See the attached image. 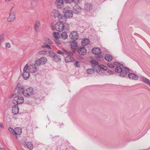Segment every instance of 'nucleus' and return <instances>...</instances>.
<instances>
[{
	"mask_svg": "<svg viewBox=\"0 0 150 150\" xmlns=\"http://www.w3.org/2000/svg\"><path fill=\"white\" fill-rule=\"evenodd\" d=\"M66 23H63L61 22L57 23L55 25L52 27V29H55V30L59 32L62 31L65 27V29L67 30H69V25Z\"/></svg>",
	"mask_w": 150,
	"mask_h": 150,
	"instance_id": "nucleus-1",
	"label": "nucleus"
},
{
	"mask_svg": "<svg viewBox=\"0 0 150 150\" xmlns=\"http://www.w3.org/2000/svg\"><path fill=\"white\" fill-rule=\"evenodd\" d=\"M115 71L120 73V76L121 77H124L129 71V69L125 67H121L117 66L115 68Z\"/></svg>",
	"mask_w": 150,
	"mask_h": 150,
	"instance_id": "nucleus-2",
	"label": "nucleus"
},
{
	"mask_svg": "<svg viewBox=\"0 0 150 150\" xmlns=\"http://www.w3.org/2000/svg\"><path fill=\"white\" fill-rule=\"evenodd\" d=\"M62 51L65 52V55H67L66 57H65V61L66 62H68L74 61V59L72 57L74 54L73 52L68 51L64 49H62Z\"/></svg>",
	"mask_w": 150,
	"mask_h": 150,
	"instance_id": "nucleus-3",
	"label": "nucleus"
},
{
	"mask_svg": "<svg viewBox=\"0 0 150 150\" xmlns=\"http://www.w3.org/2000/svg\"><path fill=\"white\" fill-rule=\"evenodd\" d=\"M21 95L16 94L15 96H13V102L14 104L18 105L23 103L24 101L23 97Z\"/></svg>",
	"mask_w": 150,
	"mask_h": 150,
	"instance_id": "nucleus-4",
	"label": "nucleus"
},
{
	"mask_svg": "<svg viewBox=\"0 0 150 150\" xmlns=\"http://www.w3.org/2000/svg\"><path fill=\"white\" fill-rule=\"evenodd\" d=\"M33 93V90L32 88H29L24 90L23 95L25 97H29Z\"/></svg>",
	"mask_w": 150,
	"mask_h": 150,
	"instance_id": "nucleus-5",
	"label": "nucleus"
},
{
	"mask_svg": "<svg viewBox=\"0 0 150 150\" xmlns=\"http://www.w3.org/2000/svg\"><path fill=\"white\" fill-rule=\"evenodd\" d=\"M47 59L44 57L40 58L38 60L35 61V65L37 66H39L40 65H43L45 64L47 62Z\"/></svg>",
	"mask_w": 150,
	"mask_h": 150,
	"instance_id": "nucleus-6",
	"label": "nucleus"
},
{
	"mask_svg": "<svg viewBox=\"0 0 150 150\" xmlns=\"http://www.w3.org/2000/svg\"><path fill=\"white\" fill-rule=\"evenodd\" d=\"M91 51L93 53L96 55L97 58H99L102 57V56L100 55L101 51L100 48L98 47L93 48Z\"/></svg>",
	"mask_w": 150,
	"mask_h": 150,
	"instance_id": "nucleus-7",
	"label": "nucleus"
},
{
	"mask_svg": "<svg viewBox=\"0 0 150 150\" xmlns=\"http://www.w3.org/2000/svg\"><path fill=\"white\" fill-rule=\"evenodd\" d=\"M50 54V57L53 58V60L56 62H60L61 60L60 57L59 55H57L52 52H49Z\"/></svg>",
	"mask_w": 150,
	"mask_h": 150,
	"instance_id": "nucleus-8",
	"label": "nucleus"
},
{
	"mask_svg": "<svg viewBox=\"0 0 150 150\" xmlns=\"http://www.w3.org/2000/svg\"><path fill=\"white\" fill-rule=\"evenodd\" d=\"M44 40L45 42L44 43V45L42 46V48H48V49H51V47L48 44H52V42L51 40L49 38H44Z\"/></svg>",
	"mask_w": 150,
	"mask_h": 150,
	"instance_id": "nucleus-9",
	"label": "nucleus"
},
{
	"mask_svg": "<svg viewBox=\"0 0 150 150\" xmlns=\"http://www.w3.org/2000/svg\"><path fill=\"white\" fill-rule=\"evenodd\" d=\"M16 13L14 12L10 13L8 17L7 18L8 22H11L15 20L16 18Z\"/></svg>",
	"mask_w": 150,
	"mask_h": 150,
	"instance_id": "nucleus-10",
	"label": "nucleus"
},
{
	"mask_svg": "<svg viewBox=\"0 0 150 150\" xmlns=\"http://www.w3.org/2000/svg\"><path fill=\"white\" fill-rule=\"evenodd\" d=\"M64 0H56L55 4L58 8H60L64 7Z\"/></svg>",
	"mask_w": 150,
	"mask_h": 150,
	"instance_id": "nucleus-11",
	"label": "nucleus"
},
{
	"mask_svg": "<svg viewBox=\"0 0 150 150\" xmlns=\"http://www.w3.org/2000/svg\"><path fill=\"white\" fill-rule=\"evenodd\" d=\"M69 36L71 39L74 40H77L79 37L77 33L75 31L71 32L70 33Z\"/></svg>",
	"mask_w": 150,
	"mask_h": 150,
	"instance_id": "nucleus-12",
	"label": "nucleus"
},
{
	"mask_svg": "<svg viewBox=\"0 0 150 150\" xmlns=\"http://www.w3.org/2000/svg\"><path fill=\"white\" fill-rule=\"evenodd\" d=\"M77 52L79 54L81 55H84L86 53V50L84 47H80L77 50Z\"/></svg>",
	"mask_w": 150,
	"mask_h": 150,
	"instance_id": "nucleus-13",
	"label": "nucleus"
},
{
	"mask_svg": "<svg viewBox=\"0 0 150 150\" xmlns=\"http://www.w3.org/2000/svg\"><path fill=\"white\" fill-rule=\"evenodd\" d=\"M36 66H37L35 65V62L34 64L30 65L28 68L29 72L31 73H35L37 70V68Z\"/></svg>",
	"mask_w": 150,
	"mask_h": 150,
	"instance_id": "nucleus-14",
	"label": "nucleus"
},
{
	"mask_svg": "<svg viewBox=\"0 0 150 150\" xmlns=\"http://www.w3.org/2000/svg\"><path fill=\"white\" fill-rule=\"evenodd\" d=\"M16 89L17 90V94L18 95H22L23 94L24 90H23V87L18 85L16 88Z\"/></svg>",
	"mask_w": 150,
	"mask_h": 150,
	"instance_id": "nucleus-15",
	"label": "nucleus"
},
{
	"mask_svg": "<svg viewBox=\"0 0 150 150\" xmlns=\"http://www.w3.org/2000/svg\"><path fill=\"white\" fill-rule=\"evenodd\" d=\"M81 10V8L79 6H75L73 7V12L76 14L80 13Z\"/></svg>",
	"mask_w": 150,
	"mask_h": 150,
	"instance_id": "nucleus-16",
	"label": "nucleus"
},
{
	"mask_svg": "<svg viewBox=\"0 0 150 150\" xmlns=\"http://www.w3.org/2000/svg\"><path fill=\"white\" fill-rule=\"evenodd\" d=\"M12 108V112L14 114H16L19 112V108L17 105H13Z\"/></svg>",
	"mask_w": 150,
	"mask_h": 150,
	"instance_id": "nucleus-17",
	"label": "nucleus"
},
{
	"mask_svg": "<svg viewBox=\"0 0 150 150\" xmlns=\"http://www.w3.org/2000/svg\"><path fill=\"white\" fill-rule=\"evenodd\" d=\"M58 20L63 23H65V22L67 19V18L65 17V15L63 16V14H60L58 17Z\"/></svg>",
	"mask_w": 150,
	"mask_h": 150,
	"instance_id": "nucleus-18",
	"label": "nucleus"
},
{
	"mask_svg": "<svg viewBox=\"0 0 150 150\" xmlns=\"http://www.w3.org/2000/svg\"><path fill=\"white\" fill-rule=\"evenodd\" d=\"M64 15L67 19L68 18L72 17L73 16V13L70 10H67L66 11Z\"/></svg>",
	"mask_w": 150,
	"mask_h": 150,
	"instance_id": "nucleus-19",
	"label": "nucleus"
},
{
	"mask_svg": "<svg viewBox=\"0 0 150 150\" xmlns=\"http://www.w3.org/2000/svg\"><path fill=\"white\" fill-rule=\"evenodd\" d=\"M40 26V21L38 20H36L35 22L34 29L36 32H38Z\"/></svg>",
	"mask_w": 150,
	"mask_h": 150,
	"instance_id": "nucleus-20",
	"label": "nucleus"
},
{
	"mask_svg": "<svg viewBox=\"0 0 150 150\" xmlns=\"http://www.w3.org/2000/svg\"><path fill=\"white\" fill-rule=\"evenodd\" d=\"M92 8V5L90 4L86 3L84 4V8L87 11H90Z\"/></svg>",
	"mask_w": 150,
	"mask_h": 150,
	"instance_id": "nucleus-21",
	"label": "nucleus"
},
{
	"mask_svg": "<svg viewBox=\"0 0 150 150\" xmlns=\"http://www.w3.org/2000/svg\"><path fill=\"white\" fill-rule=\"evenodd\" d=\"M141 78L142 81L146 84H148L150 87V82L149 81V79L143 76H141Z\"/></svg>",
	"mask_w": 150,
	"mask_h": 150,
	"instance_id": "nucleus-22",
	"label": "nucleus"
},
{
	"mask_svg": "<svg viewBox=\"0 0 150 150\" xmlns=\"http://www.w3.org/2000/svg\"><path fill=\"white\" fill-rule=\"evenodd\" d=\"M22 76L24 79H27L30 76L29 72H24L22 74Z\"/></svg>",
	"mask_w": 150,
	"mask_h": 150,
	"instance_id": "nucleus-23",
	"label": "nucleus"
},
{
	"mask_svg": "<svg viewBox=\"0 0 150 150\" xmlns=\"http://www.w3.org/2000/svg\"><path fill=\"white\" fill-rule=\"evenodd\" d=\"M59 13L58 11L56 10H53L51 12V15L52 16H53L55 18L58 17L59 15Z\"/></svg>",
	"mask_w": 150,
	"mask_h": 150,
	"instance_id": "nucleus-24",
	"label": "nucleus"
},
{
	"mask_svg": "<svg viewBox=\"0 0 150 150\" xmlns=\"http://www.w3.org/2000/svg\"><path fill=\"white\" fill-rule=\"evenodd\" d=\"M22 132V129L20 127H16L15 129V134L16 135L21 134Z\"/></svg>",
	"mask_w": 150,
	"mask_h": 150,
	"instance_id": "nucleus-25",
	"label": "nucleus"
},
{
	"mask_svg": "<svg viewBox=\"0 0 150 150\" xmlns=\"http://www.w3.org/2000/svg\"><path fill=\"white\" fill-rule=\"evenodd\" d=\"M91 62L92 63V67H93L95 66V67H98V62L96 60L94 59L91 60ZM99 68H100L99 67Z\"/></svg>",
	"mask_w": 150,
	"mask_h": 150,
	"instance_id": "nucleus-26",
	"label": "nucleus"
},
{
	"mask_svg": "<svg viewBox=\"0 0 150 150\" xmlns=\"http://www.w3.org/2000/svg\"><path fill=\"white\" fill-rule=\"evenodd\" d=\"M90 40L89 39L86 38L83 39L81 41V44L82 45H86L87 44L89 43Z\"/></svg>",
	"mask_w": 150,
	"mask_h": 150,
	"instance_id": "nucleus-27",
	"label": "nucleus"
},
{
	"mask_svg": "<svg viewBox=\"0 0 150 150\" xmlns=\"http://www.w3.org/2000/svg\"><path fill=\"white\" fill-rule=\"evenodd\" d=\"M51 52V51H45V50H42L38 52V54L39 55H42V54H48L49 56H50V54L49 52Z\"/></svg>",
	"mask_w": 150,
	"mask_h": 150,
	"instance_id": "nucleus-28",
	"label": "nucleus"
},
{
	"mask_svg": "<svg viewBox=\"0 0 150 150\" xmlns=\"http://www.w3.org/2000/svg\"><path fill=\"white\" fill-rule=\"evenodd\" d=\"M71 46L72 49L73 50L76 49L77 46L76 42L75 41H73L71 42Z\"/></svg>",
	"mask_w": 150,
	"mask_h": 150,
	"instance_id": "nucleus-29",
	"label": "nucleus"
},
{
	"mask_svg": "<svg viewBox=\"0 0 150 150\" xmlns=\"http://www.w3.org/2000/svg\"><path fill=\"white\" fill-rule=\"evenodd\" d=\"M105 59L108 62H110L112 60V57L110 55L107 54L105 56Z\"/></svg>",
	"mask_w": 150,
	"mask_h": 150,
	"instance_id": "nucleus-30",
	"label": "nucleus"
},
{
	"mask_svg": "<svg viewBox=\"0 0 150 150\" xmlns=\"http://www.w3.org/2000/svg\"><path fill=\"white\" fill-rule=\"evenodd\" d=\"M26 146L29 149L31 150L33 148V145L31 143L28 142L26 144Z\"/></svg>",
	"mask_w": 150,
	"mask_h": 150,
	"instance_id": "nucleus-31",
	"label": "nucleus"
},
{
	"mask_svg": "<svg viewBox=\"0 0 150 150\" xmlns=\"http://www.w3.org/2000/svg\"><path fill=\"white\" fill-rule=\"evenodd\" d=\"M61 36L63 39L64 40L66 39L68 37L67 33L65 32H63L61 34Z\"/></svg>",
	"mask_w": 150,
	"mask_h": 150,
	"instance_id": "nucleus-32",
	"label": "nucleus"
},
{
	"mask_svg": "<svg viewBox=\"0 0 150 150\" xmlns=\"http://www.w3.org/2000/svg\"><path fill=\"white\" fill-rule=\"evenodd\" d=\"M5 36L4 34L3 33L0 35V45H1L2 42L4 40Z\"/></svg>",
	"mask_w": 150,
	"mask_h": 150,
	"instance_id": "nucleus-33",
	"label": "nucleus"
},
{
	"mask_svg": "<svg viewBox=\"0 0 150 150\" xmlns=\"http://www.w3.org/2000/svg\"><path fill=\"white\" fill-rule=\"evenodd\" d=\"M86 72L88 74H92L94 73V71L93 69H89L86 70Z\"/></svg>",
	"mask_w": 150,
	"mask_h": 150,
	"instance_id": "nucleus-34",
	"label": "nucleus"
},
{
	"mask_svg": "<svg viewBox=\"0 0 150 150\" xmlns=\"http://www.w3.org/2000/svg\"><path fill=\"white\" fill-rule=\"evenodd\" d=\"M52 35L53 37L56 39L58 38L59 37V35L58 33L54 32Z\"/></svg>",
	"mask_w": 150,
	"mask_h": 150,
	"instance_id": "nucleus-35",
	"label": "nucleus"
},
{
	"mask_svg": "<svg viewBox=\"0 0 150 150\" xmlns=\"http://www.w3.org/2000/svg\"><path fill=\"white\" fill-rule=\"evenodd\" d=\"M138 76L136 74L132 73V79L137 80L138 79Z\"/></svg>",
	"mask_w": 150,
	"mask_h": 150,
	"instance_id": "nucleus-36",
	"label": "nucleus"
},
{
	"mask_svg": "<svg viewBox=\"0 0 150 150\" xmlns=\"http://www.w3.org/2000/svg\"><path fill=\"white\" fill-rule=\"evenodd\" d=\"M98 67H98H95V66L93 67V68H94V71L95 70H96L97 72L98 71H100V66L98 65Z\"/></svg>",
	"mask_w": 150,
	"mask_h": 150,
	"instance_id": "nucleus-37",
	"label": "nucleus"
},
{
	"mask_svg": "<svg viewBox=\"0 0 150 150\" xmlns=\"http://www.w3.org/2000/svg\"><path fill=\"white\" fill-rule=\"evenodd\" d=\"M5 46L6 49H9L11 47L10 44L9 42H7L5 44Z\"/></svg>",
	"mask_w": 150,
	"mask_h": 150,
	"instance_id": "nucleus-38",
	"label": "nucleus"
},
{
	"mask_svg": "<svg viewBox=\"0 0 150 150\" xmlns=\"http://www.w3.org/2000/svg\"><path fill=\"white\" fill-rule=\"evenodd\" d=\"M106 70L107 69V68L106 66L103 65H100V70Z\"/></svg>",
	"mask_w": 150,
	"mask_h": 150,
	"instance_id": "nucleus-39",
	"label": "nucleus"
},
{
	"mask_svg": "<svg viewBox=\"0 0 150 150\" xmlns=\"http://www.w3.org/2000/svg\"><path fill=\"white\" fill-rule=\"evenodd\" d=\"M29 68V67L28 64H26L24 66L23 70L24 72H27L26 71Z\"/></svg>",
	"mask_w": 150,
	"mask_h": 150,
	"instance_id": "nucleus-40",
	"label": "nucleus"
},
{
	"mask_svg": "<svg viewBox=\"0 0 150 150\" xmlns=\"http://www.w3.org/2000/svg\"><path fill=\"white\" fill-rule=\"evenodd\" d=\"M74 64L75 65V66L77 67H79L80 66V64L79 63V62L77 61H76L74 63Z\"/></svg>",
	"mask_w": 150,
	"mask_h": 150,
	"instance_id": "nucleus-41",
	"label": "nucleus"
},
{
	"mask_svg": "<svg viewBox=\"0 0 150 150\" xmlns=\"http://www.w3.org/2000/svg\"><path fill=\"white\" fill-rule=\"evenodd\" d=\"M55 42L57 45H59L60 44V41L58 40V38H56L55 40Z\"/></svg>",
	"mask_w": 150,
	"mask_h": 150,
	"instance_id": "nucleus-42",
	"label": "nucleus"
},
{
	"mask_svg": "<svg viewBox=\"0 0 150 150\" xmlns=\"http://www.w3.org/2000/svg\"><path fill=\"white\" fill-rule=\"evenodd\" d=\"M8 130L9 132L11 133H15V129H13L11 127H10L9 128Z\"/></svg>",
	"mask_w": 150,
	"mask_h": 150,
	"instance_id": "nucleus-43",
	"label": "nucleus"
},
{
	"mask_svg": "<svg viewBox=\"0 0 150 150\" xmlns=\"http://www.w3.org/2000/svg\"><path fill=\"white\" fill-rule=\"evenodd\" d=\"M63 51V52H62L60 50H59L57 52V53L59 54H62L63 55H65V53H64L65 52H64Z\"/></svg>",
	"mask_w": 150,
	"mask_h": 150,
	"instance_id": "nucleus-44",
	"label": "nucleus"
},
{
	"mask_svg": "<svg viewBox=\"0 0 150 150\" xmlns=\"http://www.w3.org/2000/svg\"><path fill=\"white\" fill-rule=\"evenodd\" d=\"M82 0H73V2H74L75 4H77L78 3H80Z\"/></svg>",
	"mask_w": 150,
	"mask_h": 150,
	"instance_id": "nucleus-45",
	"label": "nucleus"
},
{
	"mask_svg": "<svg viewBox=\"0 0 150 150\" xmlns=\"http://www.w3.org/2000/svg\"><path fill=\"white\" fill-rule=\"evenodd\" d=\"M108 65L111 68H113L115 67L114 66L113 64H111L108 63Z\"/></svg>",
	"mask_w": 150,
	"mask_h": 150,
	"instance_id": "nucleus-46",
	"label": "nucleus"
},
{
	"mask_svg": "<svg viewBox=\"0 0 150 150\" xmlns=\"http://www.w3.org/2000/svg\"><path fill=\"white\" fill-rule=\"evenodd\" d=\"M64 1H66V3H71L72 2H73V0H64Z\"/></svg>",
	"mask_w": 150,
	"mask_h": 150,
	"instance_id": "nucleus-47",
	"label": "nucleus"
},
{
	"mask_svg": "<svg viewBox=\"0 0 150 150\" xmlns=\"http://www.w3.org/2000/svg\"><path fill=\"white\" fill-rule=\"evenodd\" d=\"M108 73L110 74H114V72L113 71L108 70Z\"/></svg>",
	"mask_w": 150,
	"mask_h": 150,
	"instance_id": "nucleus-48",
	"label": "nucleus"
},
{
	"mask_svg": "<svg viewBox=\"0 0 150 150\" xmlns=\"http://www.w3.org/2000/svg\"><path fill=\"white\" fill-rule=\"evenodd\" d=\"M0 128L3 129L4 128V126L2 123H0Z\"/></svg>",
	"mask_w": 150,
	"mask_h": 150,
	"instance_id": "nucleus-49",
	"label": "nucleus"
},
{
	"mask_svg": "<svg viewBox=\"0 0 150 150\" xmlns=\"http://www.w3.org/2000/svg\"><path fill=\"white\" fill-rule=\"evenodd\" d=\"M128 76L129 79H130L131 77V74H129L128 75Z\"/></svg>",
	"mask_w": 150,
	"mask_h": 150,
	"instance_id": "nucleus-50",
	"label": "nucleus"
},
{
	"mask_svg": "<svg viewBox=\"0 0 150 150\" xmlns=\"http://www.w3.org/2000/svg\"><path fill=\"white\" fill-rule=\"evenodd\" d=\"M38 1V0H33V1L37 2Z\"/></svg>",
	"mask_w": 150,
	"mask_h": 150,
	"instance_id": "nucleus-51",
	"label": "nucleus"
},
{
	"mask_svg": "<svg viewBox=\"0 0 150 150\" xmlns=\"http://www.w3.org/2000/svg\"><path fill=\"white\" fill-rule=\"evenodd\" d=\"M6 2H8L11 1V0H4Z\"/></svg>",
	"mask_w": 150,
	"mask_h": 150,
	"instance_id": "nucleus-52",
	"label": "nucleus"
},
{
	"mask_svg": "<svg viewBox=\"0 0 150 150\" xmlns=\"http://www.w3.org/2000/svg\"><path fill=\"white\" fill-rule=\"evenodd\" d=\"M0 150H5L4 148H0Z\"/></svg>",
	"mask_w": 150,
	"mask_h": 150,
	"instance_id": "nucleus-53",
	"label": "nucleus"
},
{
	"mask_svg": "<svg viewBox=\"0 0 150 150\" xmlns=\"http://www.w3.org/2000/svg\"><path fill=\"white\" fill-rule=\"evenodd\" d=\"M117 62H115V63H114V64H117Z\"/></svg>",
	"mask_w": 150,
	"mask_h": 150,
	"instance_id": "nucleus-54",
	"label": "nucleus"
},
{
	"mask_svg": "<svg viewBox=\"0 0 150 150\" xmlns=\"http://www.w3.org/2000/svg\"><path fill=\"white\" fill-rule=\"evenodd\" d=\"M31 5H32V2L31 3Z\"/></svg>",
	"mask_w": 150,
	"mask_h": 150,
	"instance_id": "nucleus-55",
	"label": "nucleus"
}]
</instances>
